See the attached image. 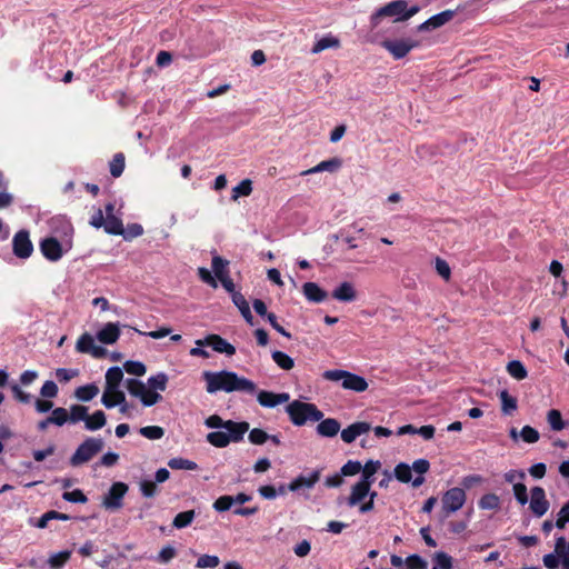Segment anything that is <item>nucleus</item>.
I'll return each instance as SVG.
<instances>
[{
	"label": "nucleus",
	"mask_w": 569,
	"mask_h": 569,
	"mask_svg": "<svg viewBox=\"0 0 569 569\" xmlns=\"http://www.w3.org/2000/svg\"><path fill=\"white\" fill-rule=\"evenodd\" d=\"M203 379L208 393L223 391L227 393L243 392L253 395L257 391V385L252 380L239 376L234 371H204Z\"/></svg>",
	"instance_id": "nucleus-1"
},
{
	"label": "nucleus",
	"mask_w": 569,
	"mask_h": 569,
	"mask_svg": "<svg viewBox=\"0 0 569 569\" xmlns=\"http://www.w3.org/2000/svg\"><path fill=\"white\" fill-rule=\"evenodd\" d=\"M73 228L67 222L63 227V236L61 240L56 237H48L40 241L39 248L42 256L51 261H59L72 248Z\"/></svg>",
	"instance_id": "nucleus-2"
},
{
	"label": "nucleus",
	"mask_w": 569,
	"mask_h": 569,
	"mask_svg": "<svg viewBox=\"0 0 569 569\" xmlns=\"http://www.w3.org/2000/svg\"><path fill=\"white\" fill-rule=\"evenodd\" d=\"M286 412L290 421L297 427H301L307 422L320 421L323 418V412L316 405L300 400L289 402L286 407Z\"/></svg>",
	"instance_id": "nucleus-3"
},
{
	"label": "nucleus",
	"mask_w": 569,
	"mask_h": 569,
	"mask_svg": "<svg viewBox=\"0 0 569 569\" xmlns=\"http://www.w3.org/2000/svg\"><path fill=\"white\" fill-rule=\"evenodd\" d=\"M419 6L408 7L407 1L396 0L379 8L371 17V23L376 27L382 17H392L395 21H406L418 13Z\"/></svg>",
	"instance_id": "nucleus-4"
},
{
	"label": "nucleus",
	"mask_w": 569,
	"mask_h": 569,
	"mask_svg": "<svg viewBox=\"0 0 569 569\" xmlns=\"http://www.w3.org/2000/svg\"><path fill=\"white\" fill-rule=\"evenodd\" d=\"M228 427L229 429L209 432L207 435V441L216 448H224L231 442H240L249 430V423L246 421L229 423Z\"/></svg>",
	"instance_id": "nucleus-5"
},
{
	"label": "nucleus",
	"mask_w": 569,
	"mask_h": 569,
	"mask_svg": "<svg viewBox=\"0 0 569 569\" xmlns=\"http://www.w3.org/2000/svg\"><path fill=\"white\" fill-rule=\"evenodd\" d=\"M89 223L97 229L103 228L109 234L118 236L122 232V220L119 214L114 213L113 203H107L104 210L97 209Z\"/></svg>",
	"instance_id": "nucleus-6"
},
{
	"label": "nucleus",
	"mask_w": 569,
	"mask_h": 569,
	"mask_svg": "<svg viewBox=\"0 0 569 569\" xmlns=\"http://www.w3.org/2000/svg\"><path fill=\"white\" fill-rule=\"evenodd\" d=\"M322 377L328 381L341 382V387L346 390L363 392L368 389V382L363 377L347 370H326Z\"/></svg>",
	"instance_id": "nucleus-7"
},
{
	"label": "nucleus",
	"mask_w": 569,
	"mask_h": 569,
	"mask_svg": "<svg viewBox=\"0 0 569 569\" xmlns=\"http://www.w3.org/2000/svg\"><path fill=\"white\" fill-rule=\"evenodd\" d=\"M103 448V440L101 438H87L78 446L74 453L70 458L72 467H79L90 461Z\"/></svg>",
	"instance_id": "nucleus-8"
},
{
	"label": "nucleus",
	"mask_w": 569,
	"mask_h": 569,
	"mask_svg": "<svg viewBox=\"0 0 569 569\" xmlns=\"http://www.w3.org/2000/svg\"><path fill=\"white\" fill-rule=\"evenodd\" d=\"M129 393L142 402L146 407H151L158 403L162 397L159 392H156L149 388V386L137 379H128L126 381Z\"/></svg>",
	"instance_id": "nucleus-9"
},
{
	"label": "nucleus",
	"mask_w": 569,
	"mask_h": 569,
	"mask_svg": "<svg viewBox=\"0 0 569 569\" xmlns=\"http://www.w3.org/2000/svg\"><path fill=\"white\" fill-rule=\"evenodd\" d=\"M385 48L396 60L405 58L412 49L419 46V41L412 38L388 39L381 42Z\"/></svg>",
	"instance_id": "nucleus-10"
},
{
	"label": "nucleus",
	"mask_w": 569,
	"mask_h": 569,
	"mask_svg": "<svg viewBox=\"0 0 569 569\" xmlns=\"http://www.w3.org/2000/svg\"><path fill=\"white\" fill-rule=\"evenodd\" d=\"M466 499L467 496L462 488L453 487L447 490L441 499L445 515L449 516L460 510L463 507Z\"/></svg>",
	"instance_id": "nucleus-11"
},
{
	"label": "nucleus",
	"mask_w": 569,
	"mask_h": 569,
	"mask_svg": "<svg viewBox=\"0 0 569 569\" xmlns=\"http://www.w3.org/2000/svg\"><path fill=\"white\" fill-rule=\"evenodd\" d=\"M12 252L21 260H27L32 256L33 244L28 230L21 229L13 236Z\"/></svg>",
	"instance_id": "nucleus-12"
},
{
	"label": "nucleus",
	"mask_w": 569,
	"mask_h": 569,
	"mask_svg": "<svg viewBox=\"0 0 569 569\" xmlns=\"http://www.w3.org/2000/svg\"><path fill=\"white\" fill-rule=\"evenodd\" d=\"M128 491L124 482H114L102 499V507L107 510H119L123 506V498Z\"/></svg>",
	"instance_id": "nucleus-13"
},
{
	"label": "nucleus",
	"mask_w": 569,
	"mask_h": 569,
	"mask_svg": "<svg viewBox=\"0 0 569 569\" xmlns=\"http://www.w3.org/2000/svg\"><path fill=\"white\" fill-rule=\"evenodd\" d=\"M76 350L80 353H88L97 359L107 355L106 348L96 345L93 336L88 332H84L79 337L76 343Z\"/></svg>",
	"instance_id": "nucleus-14"
},
{
	"label": "nucleus",
	"mask_w": 569,
	"mask_h": 569,
	"mask_svg": "<svg viewBox=\"0 0 569 569\" xmlns=\"http://www.w3.org/2000/svg\"><path fill=\"white\" fill-rule=\"evenodd\" d=\"M256 396L258 403L268 409H272L278 407L279 405H283L289 402L290 395L288 392L276 393L268 390H259L252 395Z\"/></svg>",
	"instance_id": "nucleus-15"
},
{
	"label": "nucleus",
	"mask_w": 569,
	"mask_h": 569,
	"mask_svg": "<svg viewBox=\"0 0 569 569\" xmlns=\"http://www.w3.org/2000/svg\"><path fill=\"white\" fill-rule=\"evenodd\" d=\"M196 346L211 347L216 352L224 353L229 357L236 353V348L218 335H209L203 339H198L196 340Z\"/></svg>",
	"instance_id": "nucleus-16"
},
{
	"label": "nucleus",
	"mask_w": 569,
	"mask_h": 569,
	"mask_svg": "<svg viewBox=\"0 0 569 569\" xmlns=\"http://www.w3.org/2000/svg\"><path fill=\"white\" fill-rule=\"evenodd\" d=\"M530 493L529 508L536 517L540 518L547 513L550 506L546 492L541 487H533Z\"/></svg>",
	"instance_id": "nucleus-17"
},
{
	"label": "nucleus",
	"mask_w": 569,
	"mask_h": 569,
	"mask_svg": "<svg viewBox=\"0 0 569 569\" xmlns=\"http://www.w3.org/2000/svg\"><path fill=\"white\" fill-rule=\"evenodd\" d=\"M321 476V470H313L307 475H299L295 478L289 485L288 490L293 492H300L302 490H309L315 487V485L319 481Z\"/></svg>",
	"instance_id": "nucleus-18"
},
{
	"label": "nucleus",
	"mask_w": 569,
	"mask_h": 569,
	"mask_svg": "<svg viewBox=\"0 0 569 569\" xmlns=\"http://www.w3.org/2000/svg\"><path fill=\"white\" fill-rule=\"evenodd\" d=\"M120 387L121 386H104V390L101 397V403L107 409H112L117 407V403L123 402V398L126 397V395Z\"/></svg>",
	"instance_id": "nucleus-19"
},
{
	"label": "nucleus",
	"mask_w": 569,
	"mask_h": 569,
	"mask_svg": "<svg viewBox=\"0 0 569 569\" xmlns=\"http://www.w3.org/2000/svg\"><path fill=\"white\" fill-rule=\"evenodd\" d=\"M371 486L368 483H365L360 480H358L352 487L350 495L347 499V503L349 507H356L358 506L360 508V505H362L366 501V498L369 493V488Z\"/></svg>",
	"instance_id": "nucleus-20"
},
{
	"label": "nucleus",
	"mask_w": 569,
	"mask_h": 569,
	"mask_svg": "<svg viewBox=\"0 0 569 569\" xmlns=\"http://www.w3.org/2000/svg\"><path fill=\"white\" fill-rule=\"evenodd\" d=\"M120 337V325L117 322L106 323L98 332L97 339L104 345H113Z\"/></svg>",
	"instance_id": "nucleus-21"
},
{
	"label": "nucleus",
	"mask_w": 569,
	"mask_h": 569,
	"mask_svg": "<svg viewBox=\"0 0 569 569\" xmlns=\"http://www.w3.org/2000/svg\"><path fill=\"white\" fill-rule=\"evenodd\" d=\"M371 429L370 423L365 421L355 422L341 431V439L346 443L353 442L361 435L367 433Z\"/></svg>",
	"instance_id": "nucleus-22"
},
{
	"label": "nucleus",
	"mask_w": 569,
	"mask_h": 569,
	"mask_svg": "<svg viewBox=\"0 0 569 569\" xmlns=\"http://www.w3.org/2000/svg\"><path fill=\"white\" fill-rule=\"evenodd\" d=\"M331 296L340 302H352L357 299L355 286L348 281H343L336 287Z\"/></svg>",
	"instance_id": "nucleus-23"
},
{
	"label": "nucleus",
	"mask_w": 569,
	"mask_h": 569,
	"mask_svg": "<svg viewBox=\"0 0 569 569\" xmlns=\"http://www.w3.org/2000/svg\"><path fill=\"white\" fill-rule=\"evenodd\" d=\"M302 293L310 302L320 303L328 298V292L316 282H306L302 286Z\"/></svg>",
	"instance_id": "nucleus-24"
},
{
	"label": "nucleus",
	"mask_w": 569,
	"mask_h": 569,
	"mask_svg": "<svg viewBox=\"0 0 569 569\" xmlns=\"http://www.w3.org/2000/svg\"><path fill=\"white\" fill-rule=\"evenodd\" d=\"M455 17V11L445 10L439 12L419 26V30H432L442 27Z\"/></svg>",
	"instance_id": "nucleus-25"
},
{
	"label": "nucleus",
	"mask_w": 569,
	"mask_h": 569,
	"mask_svg": "<svg viewBox=\"0 0 569 569\" xmlns=\"http://www.w3.org/2000/svg\"><path fill=\"white\" fill-rule=\"evenodd\" d=\"M317 433L321 437L332 438L340 431V423L337 419L327 418L318 421Z\"/></svg>",
	"instance_id": "nucleus-26"
},
{
	"label": "nucleus",
	"mask_w": 569,
	"mask_h": 569,
	"mask_svg": "<svg viewBox=\"0 0 569 569\" xmlns=\"http://www.w3.org/2000/svg\"><path fill=\"white\" fill-rule=\"evenodd\" d=\"M340 167H341L340 159L332 158L329 160H323V161L319 162L317 166L302 171L301 176H309V174L319 173V172H323V171L335 172Z\"/></svg>",
	"instance_id": "nucleus-27"
},
{
	"label": "nucleus",
	"mask_w": 569,
	"mask_h": 569,
	"mask_svg": "<svg viewBox=\"0 0 569 569\" xmlns=\"http://www.w3.org/2000/svg\"><path fill=\"white\" fill-rule=\"evenodd\" d=\"M340 47V41L332 34H327L316 41L311 49V53L318 54L327 49H337Z\"/></svg>",
	"instance_id": "nucleus-28"
},
{
	"label": "nucleus",
	"mask_w": 569,
	"mask_h": 569,
	"mask_svg": "<svg viewBox=\"0 0 569 569\" xmlns=\"http://www.w3.org/2000/svg\"><path fill=\"white\" fill-rule=\"evenodd\" d=\"M381 468V462L379 460H368L361 469L360 481L372 485L375 481V475Z\"/></svg>",
	"instance_id": "nucleus-29"
},
{
	"label": "nucleus",
	"mask_w": 569,
	"mask_h": 569,
	"mask_svg": "<svg viewBox=\"0 0 569 569\" xmlns=\"http://www.w3.org/2000/svg\"><path fill=\"white\" fill-rule=\"evenodd\" d=\"M100 389L96 383H88L78 387L74 390V397L77 400L88 402L98 396Z\"/></svg>",
	"instance_id": "nucleus-30"
},
{
	"label": "nucleus",
	"mask_w": 569,
	"mask_h": 569,
	"mask_svg": "<svg viewBox=\"0 0 569 569\" xmlns=\"http://www.w3.org/2000/svg\"><path fill=\"white\" fill-rule=\"evenodd\" d=\"M107 418L102 410L94 411L91 416L87 415L84 428L89 431H96L106 426Z\"/></svg>",
	"instance_id": "nucleus-31"
},
{
	"label": "nucleus",
	"mask_w": 569,
	"mask_h": 569,
	"mask_svg": "<svg viewBox=\"0 0 569 569\" xmlns=\"http://www.w3.org/2000/svg\"><path fill=\"white\" fill-rule=\"evenodd\" d=\"M453 568V559L450 555L443 551H437L432 556V567L431 569H452Z\"/></svg>",
	"instance_id": "nucleus-32"
},
{
	"label": "nucleus",
	"mask_w": 569,
	"mask_h": 569,
	"mask_svg": "<svg viewBox=\"0 0 569 569\" xmlns=\"http://www.w3.org/2000/svg\"><path fill=\"white\" fill-rule=\"evenodd\" d=\"M271 358L274 363L282 370H291L295 367V360L286 352L274 350L271 353Z\"/></svg>",
	"instance_id": "nucleus-33"
},
{
	"label": "nucleus",
	"mask_w": 569,
	"mask_h": 569,
	"mask_svg": "<svg viewBox=\"0 0 569 569\" xmlns=\"http://www.w3.org/2000/svg\"><path fill=\"white\" fill-rule=\"evenodd\" d=\"M167 383L168 376L164 372H158L154 376H150L147 380L149 388L159 393L167 389Z\"/></svg>",
	"instance_id": "nucleus-34"
},
{
	"label": "nucleus",
	"mask_w": 569,
	"mask_h": 569,
	"mask_svg": "<svg viewBox=\"0 0 569 569\" xmlns=\"http://www.w3.org/2000/svg\"><path fill=\"white\" fill-rule=\"evenodd\" d=\"M168 466L173 470H197L198 465L189 459L182 457H174L169 459Z\"/></svg>",
	"instance_id": "nucleus-35"
},
{
	"label": "nucleus",
	"mask_w": 569,
	"mask_h": 569,
	"mask_svg": "<svg viewBox=\"0 0 569 569\" xmlns=\"http://www.w3.org/2000/svg\"><path fill=\"white\" fill-rule=\"evenodd\" d=\"M430 463L427 459H418L412 463L411 469L419 473L417 478L412 480L413 487H419L423 483L422 475L429 470Z\"/></svg>",
	"instance_id": "nucleus-36"
},
{
	"label": "nucleus",
	"mask_w": 569,
	"mask_h": 569,
	"mask_svg": "<svg viewBox=\"0 0 569 569\" xmlns=\"http://www.w3.org/2000/svg\"><path fill=\"white\" fill-rule=\"evenodd\" d=\"M104 386H121L123 380V371L120 367H111L107 370L104 376Z\"/></svg>",
	"instance_id": "nucleus-37"
},
{
	"label": "nucleus",
	"mask_w": 569,
	"mask_h": 569,
	"mask_svg": "<svg viewBox=\"0 0 569 569\" xmlns=\"http://www.w3.org/2000/svg\"><path fill=\"white\" fill-rule=\"evenodd\" d=\"M501 400V410L505 415H511L517 410V399L509 395L507 390H502L499 393Z\"/></svg>",
	"instance_id": "nucleus-38"
},
{
	"label": "nucleus",
	"mask_w": 569,
	"mask_h": 569,
	"mask_svg": "<svg viewBox=\"0 0 569 569\" xmlns=\"http://www.w3.org/2000/svg\"><path fill=\"white\" fill-rule=\"evenodd\" d=\"M194 517H196L194 510H188V511L180 512L173 518L172 526L177 529L187 528L188 526H190L192 523V521L194 520Z\"/></svg>",
	"instance_id": "nucleus-39"
},
{
	"label": "nucleus",
	"mask_w": 569,
	"mask_h": 569,
	"mask_svg": "<svg viewBox=\"0 0 569 569\" xmlns=\"http://www.w3.org/2000/svg\"><path fill=\"white\" fill-rule=\"evenodd\" d=\"M507 371L512 378H515L517 380H522V379L527 378V376H528V371H527L526 367L519 360L510 361L507 365Z\"/></svg>",
	"instance_id": "nucleus-40"
},
{
	"label": "nucleus",
	"mask_w": 569,
	"mask_h": 569,
	"mask_svg": "<svg viewBox=\"0 0 569 569\" xmlns=\"http://www.w3.org/2000/svg\"><path fill=\"white\" fill-rule=\"evenodd\" d=\"M547 421L553 431H561L566 428V422L562 420L561 412L557 409L548 411Z\"/></svg>",
	"instance_id": "nucleus-41"
},
{
	"label": "nucleus",
	"mask_w": 569,
	"mask_h": 569,
	"mask_svg": "<svg viewBox=\"0 0 569 569\" xmlns=\"http://www.w3.org/2000/svg\"><path fill=\"white\" fill-rule=\"evenodd\" d=\"M478 505L482 510H497L500 507V499L495 493H487L480 498Z\"/></svg>",
	"instance_id": "nucleus-42"
},
{
	"label": "nucleus",
	"mask_w": 569,
	"mask_h": 569,
	"mask_svg": "<svg viewBox=\"0 0 569 569\" xmlns=\"http://www.w3.org/2000/svg\"><path fill=\"white\" fill-rule=\"evenodd\" d=\"M228 264L229 262L226 259L213 256L211 267L217 279L228 276Z\"/></svg>",
	"instance_id": "nucleus-43"
},
{
	"label": "nucleus",
	"mask_w": 569,
	"mask_h": 569,
	"mask_svg": "<svg viewBox=\"0 0 569 569\" xmlns=\"http://www.w3.org/2000/svg\"><path fill=\"white\" fill-rule=\"evenodd\" d=\"M69 421L71 423H78L80 421L86 422L88 415V408L81 405H72L69 409Z\"/></svg>",
	"instance_id": "nucleus-44"
},
{
	"label": "nucleus",
	"mask_w": 569,
	"mask_h": 569,
	"mask_svg": "<svg viewBox=\"0 0 569 569\" xmlns=\"http://www.w3.org/2000/svg\"><path fill=\"white\" fill-rule=\"evenodd\" d=\"M70 556L71 551L69 550L52 553L48 559V563L51 568L59 569L70 559Z\"/></svg>",
	"instance_id": "nucleus-45"
},
{
	"label": "nucleus",
	"mask_w": 569,
	"mask_h": 569,
	"mask_svg": "<svg viewBox=\"0 0 569 569\" xmlns=\"http://www.w3.org/2000/svg\"><path fill=\"white\" fill-rule=\"evenodd\" d=\"M220 565V559L214 555H201L196 563L199 569H214Z\"/></svg>",
	"instance_id": "nucleus-46"
},
{
	"label": "nucleus",
	"mask_w": 569,
	"mask_h": 569,
	"mask_svg": "<svg viewBox=\"0 0 569 569\" xmlns=\"http://www.w3.org/2000/svg\"><path fill=\"white\" fill-rule=\"evenodd\" d=\"M252 192V182L250 179H244L236 187L232 188V200H238L240 197H247Z\"/></svg>",
	"instance_id": "nucleus-47"
},
{
	"label": "nucleus",
	"mask_w": 569,
	"mask_h": 569,
	"mask_svg": "<svg viewBox=\"0 0 569 569\" xmlns=\"http://www.w3.org/2000/svg\"><path fill=\"white\" fill-rule=\"evenodd\" d=\"M143 234V227L140 223H129L126 228L122 227V236L124 240L130 241Z\"/></svg>",
	"instance_id": "nucleus-48"
},
{
	"label": "nucleus",
	"mask_w": 569,
	"mask_h": 569,
	"mask_svg": "<svg viewBox=\"0 0 569 569\" xmlns=\"http://www.w3.org/2000/svg\"><path fill=\"white\" fill-rule=\"evenodd\" d=\"M139 490L144 498H152L158 493L157 482L150 479H142L139 482Z\"/></svg>",
	"instance_id": "nucleus-49"
},
{
	"label": "nucleus",
	"mask_w": 569,
	"mask_h": 569,
	"mask_svg": "<svg viewBox=\"0 0 569 569\" xmlns=\"http://www.w3.org/2000/svg\"><path fill=\"white\" fill-rule=\"evenodd\" d=\"M229 423H238V422L233 421V420H223L218 415H212V416L208 417L204 421V425L211 429H229V427H228Z\"/></svg>",
	"instance_id": "nucleus-50"
},
{
	"label": "nucleus",
	"mask_w": 569,
	"mask_h": 569,
	"mask_svg": "<svg viewBox=\"0 0 569 569\" xmlns=\"http://www.w3.org/2000/svg\"><path fill=\"white\" fill-rule=\"evenodd\" d=\"M140 435L150 440H159L163 437L164 430L159 426H147L139 430Z\"/></svg>",
	"instance_id": "nucleus-51"
},
{
	"label": "nucleus",
	"mask_w": 569,
	"mask_h": 569,
	"mask_svg": "<svg viewBox=\"0 0 569 569\" xmlns=\"http://www.w3.org/2000/svg\"><path fill=\"white\" fill-rule=\"evenodd\" d=\"M395 477L401 482H409L412 479V469L407 463H399L395 468Z\"/></svg>",
	"instance_id": "nucleus-52"
},
{
	"label": "nucleus",
	"mask_w": 569,
	"mask_h": 569,
	"mask_svg": "<svg viewBox=\"0 0 569 569\" xmlns=\"http://www.w3.org/2000/svg\"><path fill=\"white\" fill-rule=\"evenodd\" d=\"M124 170V156L117 153L110 162V173L112 177L118 178Z\"/></svg>",
	"instance_id": "nucleus-53"
},
{
	"label": "nucleus",
	"mask_w": 569,
	"mask_h": 569,
	"mask_svg": "<svg viewBox=\"0 0 569 569\" xmlns=\"http://www.w3.org/2000/svg\"><path fill=\"white\" fill-rule=\"evenodd\" d=\"M50 420L52 421V425H56L58 427L63 426L66 422L69 421L68 410L61 407L53 409L50 416Z\"/></svg>",
	"instance_id": "nucleus-54"
},
{
	"label": "nucleus",
	"mask_w": 569,
	"mask_h": 569,
	"mask_svg": "<svg viewBox=\"0 0 569 569\" xmlns=\"http://www.w3.org/2000/svg\"><path fill=\"white\" fill-rule=\"evenodd\" d=\"M362 469V465L357 460L347 461L340 469V472L343 477H350L358 475Z\"/></svg>",
	"instance_id": "nucleus-55"
},
{
	"label": "nucleus",
	"mask_w": 569,
	"mask_h": 569,
	"mask_svg": "<svg viewBox=\"0 0 569 569\" xmlns=\"http://www.w3.org/2000/svg\"><path fill=\"white\" fill-rule=\"evenodd\" d=\"M62 498L63 500L72 503H86L88 501L87 496L80 489L66 491L62 493Z\"/></svg>",
	"instance_id": "nucleus-56"
},
{
	"label": "nucleus",
	"mask_w": 569,
	"mask_h": 569,
	"mask_svg": "<svg viewBox=\"0 0 569 569\" xmlns=\"http://www.w3.org/2000/svg\"><path fill=\"white\" fill-rule=\"evenodd\" d=\"M124 370L133 376L140 377L146 373V366L140 361H126L123 365Z\"/></svg>",
	"instance_id": "nucleus-57"
},
{
	"label": "nucleus",
	"mask_w": 569,
	"mask_h": 569,
	"mask_svg": "<svg viewBox=\"0 0 569 569\" xmlns=\"http://www.w3.org/2000/svg\"><path fill=\"white\" fill-rule=\"evenodd\" d=\"M428 562L419 555H410L406 558V569H427Z\"/></svg>",
	"instance_id": "nucleus-58"
},
{
	"label": "nucleus",
	"mask_w": 569,
	"mask_h": 569,
	"mask_svg": "<svg viewBox=\"0 0 569 569\" xmlns=\"http://www.w3.org/2000/svg\"><path fill=\"white\" fill-rule=\"evenodd\" d=\"M248 438L251 443L260 446L269 440V435L260 428H253L250 430Z\"/></svg>",
	"instance_id": "nucleus-59"
},
{
	"label": "nucleus",
	"mask_w": 569,
	"mask_h": 569,
	"mask_svg": "<svg viewBox=\"0 0 569 569\" xmlns=\"http://www.w3.org/2000/svg\"><path fill=\"white\" fill-rule=\"evenodd\" d=\"M233 505L232 496H221L212 505L213 509L218 512L228 511Z\"/></svg>",
	"instance_id": "nucleus-60"
},
{
	"label": "nucleus",
	"mask_w": 569,
	"mask_h": 569,
	"mask_svg": "<svg viewBox=\"0 0 569 569\" xmlns=\"http://www.w3.org/2000/svg\"><path fill=\"white\" fill-rule=\"evenodd\" d=\"M520 438L527 443H535L539 440L540 435L535 428L525 426L520 430Z\"/></svg>",
	"instance_id": "nucleus-61"
},
{
	"label": "nucleus",
	"mask_w": 569,
	"mask_h": 569,
	"mask_svg": "<svg viewBox=\"0 0 569 569\" xmlns=\"http://www.w3.org/2000/svg\"><path fill=\"white\" fill-rule=\"evenodd\" d=\"M58 391H59V389H58V386L56 385V382L52 380H47V381H44V383L42 385V387L40 389V395L43 398L52 399V398L57 397Z\"/></svg>",
	"instance_id": "nucleus-62"
},
{
	"label": "nucleus",
	"mask_w": 569,
	"mask_h": 569,
	"mask_svg": "<svg viewBox=\"0 0 569 569\" xmlns=\"http://www.w3.org/2000/svg\"><path fill=\"white\" fill-rule=\"evenodd\" d=\"M10 388L17 401L21 403H30L32 401L33 397L30 393L23 391L19 385L12 383Z\"/></svg>",
	"instance_id": "nucleus-63"
},
{
	"label": "nucleus",
	"mask_w": 569,
	"mask_h": 569,
	"mask_svg": "<svg viewBox=\"0 0 569 569\" xmlns=\"http://www.w3.org/2000/svg\"><path fill=\"white\" fill-rule=\"evenodd\" d=\"M176 555L177 551L172 546H166L159 551L156 560L160 563H168L176 557Z\"/></svg>",
	"instance_id": "nucleus-64"
}]
</instances>
